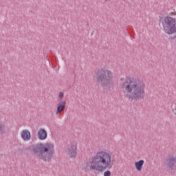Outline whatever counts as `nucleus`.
Instances as JSON below:
<instances>
[{"label": "nucleus", "instance_id": "7ed1b4c3", "mask_svg": "<svg viewBox=\"0 0 176 176\" xmlns=\"http://www.w3.org/2000/svg\"><path fill=\"white\" fill-rule=\"evenodd\" d=\"M34 156L43 162H50L54 155V144L52 142L38 143L33 146Z\"/></svg>", "mask_w": 176, "mask_h": 176}, {"label": "nucleus", "instance_id": "f257e3e1", "mask_svg": "<svg viewBox=\"0 0 176 176\" xmlns=\"http://www.w3.org/2000/svg\"><path fill=\"white\" fill-rule=\"evenodd\" d=\"M121 88L129 101H140L145 96V84L137 77H126L121 82Z\"/></svg>", "mask_w": 176, "mask_h": 176}, {"label": "nucleus", "instance_id": "9d476101", "mask_svg": "<svg viewBox=\"0 0 176 176\" xmlns=\"http://www.w3.org/2000/svg\"><path fill=\"white\" fill-rule=\"evenodd\" d=\"M65 104H67V102L65 100H62L58 103L56 115H60V113H61V111L64 109Z\"/></svg>", "mask_w": 176, "mask_h": 176}, {"label": "nucleus", "instance_id": "6e6552de", "mask_svg": "<svg viewBox=\"0 0 176 176\" xmlns=\"http://www.w3.org/2000/svg\"><path fill=\"white\" fill-rule=\"evenodd\" d=\"M21 137L23 141H30L31 140V133L28 130H23Z\"/></svg>", "mask_w": 176, "mask_h": 176}, {"label": "nucleus", "instance_id": "2eb2a0df", "mask_svg": "<svg viewBox=\"0 0 176 176\" xmlns=\"http://www.w3.org/2000/svg\"><path fill=\"white\" fill-rule=\"evenodd\" d=\"M63 97H64V93L60 92L59 95H58V98H63Z\"/></svg>", "mask_w": 176, "mask_h": 176}, {"label": "nucleus", "instance_id": "20e7f679", "mask_svg": "<svg viewBox=\"0 0 176 176\" xmlns=\"http://www.w3.org/2000/svg\"><path fill=\"white\" fill-rule=\"evenodd\" d=\"M96 82L104 87L112 85V72L110 70L102 69L96 74Z\"/></svg>", "mask_w": 176, "mask_h": 176}, {"label": "nucleus", "instance_id": "423d86ee", "mask_svg": "<svg viewBox=\"0 0 176 176\" xmlns=\"http://www.w3.org/2000/svg\"><path fill=\"white\" fill-rule=\"evenodd\" d=\"M164 30L168 35L176 33V23H162Z\"/></svg>", "mask_w": 176, "mask_h": 176}, {"label": "nucleus", "instance_id": "f3484780", "mask_svg": "<svg viewBox=\"0 0 176 176\" xmlns=\"http://www.w3.org/2000/svg\"><path fill=\"white\" fill-rule=\"evenodd\" d=\"M175 115L176 116V112L175 113Z\"/></svg>", "mask_w": 176, "mask_h": 176}, {"label": "nucleus", "instance_id": "f8f14e48", "mask_svg": "<svg viewBox=\"0 0 176 176\" xmlns=\"http://www.w3.org/2000/svg\"><path fill=\"white\" fill-rule=\"evenodd\" d=\"M176 19L171 16L164 17V23H175Z\"/></svg>", "mask_w": 176, "mask_h": 176}, {"label": "nucleus", "instance_id": "f03ea898", "mask_svg": "<svg viewBox=\"0 0 176 176\" xmlns=\"http://www.w3.org/2000/svg\"><path fill=\"white\" fill-rule=\"evenodd\" d=\"M112 166H113L112 155L109 153H107V151H100L89 158L86 168L88 171L95 170L102 173L107 168H112Z\"/></svg>", "mask_w": 176, "mask_h": 176}, {"label": "nucleus", "instance_id": "ddd939ff", "mask_svg": "<svg viewBox=\"0 0 176 176\" xmlns=\"http://www.w3.org/2000/svg\"><path fill=\"white\" fill-rule=\"evenodd\" d=\"M5 133V124H0V134H3Z\"/></svg>", "mask_w": 176, "mask_h": 176}, {"label": "nucleus", "instance_id": "4468645a", "mask_svg": "<svg viewBox=\"0 0 176 176\" xmlns=\"http://www.w3.org/2000/svg\"><path fill=\"white\" fill-rule=\"evenodd\" d=\"M104 176H111V171L107 170L104 173Z\"/></svg>", "mask_w": 176, "mask_h": 176}, {"label": "nucleus", "instance_id": "dca6fc26", "mask_svg": "<svg viewBox=\"0 0 176 176\" xmlns=\"http://www.w3.org/2000/svg\"><path fill=\"white\" fill-rule=\"evenodd\" d=\"M175 111H176V104H175Z\"/></svg>", "mask_w": 176, "mask_h": 176}, {"label": "nucleus", "instance_id": "0eeeda50", "mask_svg": "<svg viewBox=\"0 0 176 176\" xmlns=\"http://www.w3.org/2000/svg\"><path fill=\"white\" fill-rule=\"evenodd\" d=\"M76 144H71V145L67 147L66 152L69 157H76L78 153Z\"/></svg>", "mask_w": 176, "mask_h": 176}, {"label": "nucleus", "instance_id": "9b49d317", "mask_svg": "<svg viewBox=\"0 0 176 176\" xmlns=\"http://www.w3.org/2000/svg\"><path fill=\"white\" fill-rule=\"evenodd\" d=\"M144 163H145L144 160H140V161L136 162L135 163V166L138 171H141V170H142V166H144Z\"/></svg>", "mask_w": 176, "mask_h": 176}, {"label": "nucleus", "instance_id": "1a4fd4ad", "mask_svg": "<svg viewBox=\"0 0 176 176\" xmlns=\"http://www.w3.org/2000/svg\"><path fill=\"white\" fill-rule=\"evenodd\" d=\"M38 140H46L47 138V132L43 129H41L38 132Z\"/></svg>", "mask_w": 176, "mask_h": 176}, {"label": "nucleus", "instance_id": "39448f33", "mask_svg": "<svg viewBox=\"0 0 176 176\" xmlns=\"http://www.w3.org/2000/svg\"><path fill=\"white\" fill-rule=\"evenodd\" d=\"M165 166L168 170H176V153L168 155L165 162Z\"/></svg>", "mask_w": 176, "mask_h": 176}]
</instances>
